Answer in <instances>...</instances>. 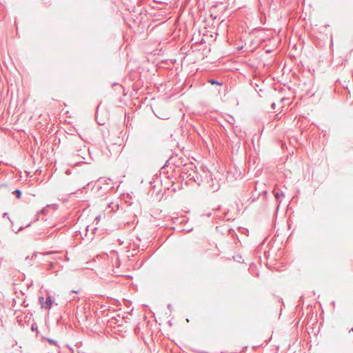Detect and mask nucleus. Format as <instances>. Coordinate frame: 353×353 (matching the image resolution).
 Wrapping results in <instances>:
<instances>
[{"instance_id": "20e7f679", "label": "nucleus", "mask_w": 353, "mask_h": 353, "mask_svg": "<svg viewBox=\"0 0 353 353\" xmlns=\"http://www.w3.org/2000/svg\"><path fill=\"white\" fill-rule=\"evenodd\" d=\"M210 83H212V84H214V83H216V84H219V85H220V84H221V83H218V82H216V81H214V80H210Z\"/></svg>"}, {"instance_id": "7ed1b4c3", "label": "nucleus", "mask_w": 353, "mask_h": 353, "mask_svg": "<svg viewBox=\"0 0 353 353\" xmlns=\"http://www.w3.org/2000/svg\"><path fill=\"white\" fill-rule=\"evenodd\" d=\"M12 193L14 194L17 199L20 198L21 194V191L19 190H16L14 191H12Z\"/></svg>"}, {"instance_id": "39448f33", "label": "nucleus", "mask_w": 353, "mask_h": 353, "mask_svg": "<svg viewBox=\"0 0 353 353\" xmlns=\"http://www.w3.org/2000/svg\"><path fill=\"white\" fill-rule=\"evenodd\" d=\"M352 330V331H353V328H352V330Z\"/></svg>"}, {"instance_id": "f257e3e1", "label": "nucleus", "mask_w": 353, "mask_h": 353, "mask_svg": "<svg viewBox=\"0 0 353 353\" xmlns=\"http://www.w3.org/2000/svg\"><path fill=\"white\" fill-rule=\"evenodd\" d=\"M39 302L41 305V307L45 309H49L52 304V301L50 296L47 297L45 301L43 297H39Z\"/></svg>"}, {"instance_id": "f03ea898", "label": "nucleus", "mask_w": 353, "mask_h": 353, "mask_svg": "<svg viewBox=\"0 0 353 353\" xmlns=\"http://www.w3.org/2000/svg\"><path fill=\"white\" fill-rule=\"evenodd\" d=\"M27 219L28 221L27 225H30V222L36 221L38 219V215L37 214H34V216L32 217H27Z\"/></svg>"}]
</instances>
